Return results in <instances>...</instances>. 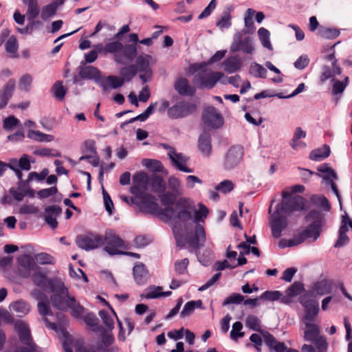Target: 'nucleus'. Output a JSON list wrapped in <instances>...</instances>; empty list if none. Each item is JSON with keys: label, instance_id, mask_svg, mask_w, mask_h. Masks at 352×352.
Instances as JSON below:
<instances>
[{"label": "nucleus", "instance_id": "f257e3e1", "mask_svg": "<svg viewBox=\"0 0 352 352\" xmlns=\"http://www.w3.org/2000/svg\"><path fill=\"white\" fill-rule=\"evenodd\" d=\"M282 197V201L277 204L270 221L272 234L276 239L280 238L283 231L287 228L288 216L294 212L303 210L305 207V199L301 196L292 197L291 192L283 191Z\"/></svg>", "mask_w": 352, "mask_h": 352}, {"label": "nucleus", "instance_id": "f03ea898", "mask_svg": "<svg viewBox=\"0 0 352 352\" xmlns=\"http://www.w3.org/2000/svg\"><path fill=\"white\" fill-rule=\"evenodd\" d=\"M199 210L193 204L189 203L186 198H179L175 203L174 212H170L164 217L166 220H177L175 222L181 225L184 223H192L193 225L200 224V222H204L207 217L209 210L203 204H198Z\"/></svg>", "mask_w": 352, "mask_h": 352}, {"label": "nucleus", "instance_id": "7ed1b4c3", "mask_svg": "<svg viewBox=\"0 0 352 352\" xmlns=\"http://www.w3.org/2000/svg\"><path fill=\"white\" fill-rule=\"evenodd\" d=\"M182 226L183 225L175 222L172 229L177 247L184 249L188 243L190 248L197 250L204 246L206 238L205 229L202 225L186 223L184 228L186 235L184 234Z\"/></svg>", "mask_w": 352, "mask_h": 352}, {"label": "nucleus", "instance_id": "20e7f679", "mask_svg": "<svg viewBox=\"0 0 352 352\" xmlns=\"http://www.w3.org/2000/svg\"><path fill=\"white\" fill-rule=\"evenodd\" d=\"M197 110V104L185 100L175 102L167 111V116L171 120H178L194 114Z\"/></svg>", "mask_w": 352, "mask_h": 352}, {"label": "nucleus", "instance_id": "39448f33", "mask_svg": "<svg viewBox=\"0 0 352 352\" xmlns=\"http://www.w3.org/2000/svg\"><path fill=\"white\" fill-rule=\"evenodd\" d=\"M104 244V250L111 256L121 254L119 248H126L124 241L112 230H106L104 236H102V246Z\"/></svg>", "mask_w": 352, "mask_h": 352}, {"label": "nucleus", "instance_id": "423d86ee", "mask_svg": "<svg viewBox=\"0 0 352 352\" xmlns=\"http://www.w3.org/2000/svg\"><path fill=\"white\" fill-rule=\"evenodd\" d=\"M55 292L50 298L52 306L60 311H67L72 303L70 298L73 297L69 296L68 288L63 283L58 282Z\"/></svg>", "mask_w": 352, "mask_h": 352}, {"label": "nucleus", "instance_id": "0eeeda50", "mask_svg": "<svg viewBox=\"0 0 352 352\" xmlns=\"http://www.w3.org/2000/svg\"><path fill=\"white\" fill-rule=\"evenodd\" d=\"M203 124L210 129H219L224 124V118L220 111L214 106L205 107L202 112Z\"/></svg>", "mask_w": 352, "mask_h": 352}, {"label": "nucleus", "instance_id": "6e6552de", "mask_svg": "<svg viewBox=\"0 0 352 352\" xmlns=\"http://www.w3.org/2000/svg\"><path fill=\"white\" fill-rule=\"evenodd\" d=\"M76 245L85 251H91L102 246V235L87 232L79 234L76 238Z\"/></svg>", "mask_w": 352, "mask_h": 352}, {"label": "nucleus", "instance_id": "1a4fd4ad", "mask_svg": "<svg viewBox=\"0 0 352 352\" xmlns=\"http://www.w3.org/2000/svg\"><path fill=\"white\" fill-rule=\"evenodd\" d=\"M244 149L241 145L231 146L226 153L223 166L226 170L236 168L243 160Z\"/></svg>", "mask_w": 352, "mask_h": 352}, {"label": "nucleus", "instance_id": "9d476101", "mask_svg": "<svg viewBox=\"0 0 352 352\" xmlns=\"http://www.w3.org/2000/svg\"><path fill=\"white\" fill-rule=\"evenodd\" d=\"M78 75L82 79L92 80L99 85L103 91L109 89L108 85L104 82V77L102 76L101 72L94 66L80 67Z\"/></svg>", "mask_w": 352, "mask_h": 352}, {"label": "nucleus", "instance_id": "9b49d317", "mask_svg": "<svg viewBox=\"0 0 352 352\" xmlns=\"http://www.w3.org/2000/svg\"><path fill=\"white\" fill-rule=\"evenodd\" d=\"M135 197L140 199L142 204V206L140 208L142 212L147 214H155L162 219L164 218L163 217V214L161 213V207H160L159 204L157 203L156 199L153 195L145 192Z\"/></svg>", "mask_w": 352, "mask_h": 352}, {"label": "nucleus", "instance_id": "f8f14e48", "mask_svg": "<svg viewBox=\"0 0 352 352\" xmlns=\"http://www.w3.org/2000/svg\"><path fill=\"white\" fill-rule=\"evenodd\" d=\"M307 222L311 221L307 226L310 230L315 232V239L320 236L321 230L325 223V217L323 213L318 210H311L305 217Z\"/></svg>", "mask_w": 352, "mask_h": 352}, {"label": "nucleus", "instance_id": "ddd939ff", "mask_svg": "<svg viewBox=\"0 0 352 352\" xmlns=\"http://www.w3.org/2000/svg\"><path fill=\"white\" fill-rule=\"evenodd\" d=\"M239 50L247 54H252L254 52L253 38L249 36L242 38L239 32L235 34L234 41L230 46V52H236Z\"/></svg>", "mask_w": 352, "mask_h": 352}, {"label": "nucleus", "instance_id": "4468645a", "mask_svg": "<svg viewBox=\"0 0 352 352\" xmlns=\"http://www.w3.org/2000/svg\"><path fill=\"white\" fill-rule=\"evenodd\" d=\"M151 177L144 171L136 172L133 175V185L130 188V192L135 197L145 193L149 185Z\"/></svg>", "mask_w": 352, "mask_h": 352}, {"label": "nucleus", "instance_id": "2eb2a0df", "mask_svg": "<svg viewBox=\"0 0 352 352\" xmlns=\"http://www.w3.org/2000/svg\"><path fill=\"white\" fill-rule=\"evenodd\" d=\"M34 284L41 287L44 291L54 292L56 290V285L58 283L56 280L48 278L47 275L41 272H35L32 276Z\"/></svg>", "mask_w": 352, "mask_h": 352}, {"label": "nucleus", "instance_id": "dca6fc26", "mask_svg": "<svg viewBox=\"0 0 352 352\" xmlns=\"http://www.w3.org/2000/svg\"><path fill=\"white\" fill-rule=\"evenodd\" d=\"M173 87L181 96L193 97L197 92L196 87L194 85H191L188 80L183 76H179L176 78L173 84Z\"/></svg>", "mask_w": 352, "mask_h": 352}, {"label": "nucleus", "instance_id": "f3484780", "mask_svg": "<svg viewBox=\"0 0 352 352\" xmlns=\"http://www.w3.org/2000/svg\"><path fill=\"white\" fill-rule=\"evenodd\" d=\"M158 198L161 202V204L164 206V208H161L162 214H163V217H165L168 212H174L173 205L175 206V203L177 202V198L178 195L171 192L164 190V192L159 194Z\"/></svg>", "mask_w": 352, "mask_h": 352}, {"label": "nucleus", "instance_id": "a211bd4d", "mask_svg": "<svg viewBox=\"0 0 352 352\" xmlns=\"http://www.w3.org/2000/svg\"><path fill=\"white\" fill-rule=\"evenodd\" d=\"M14 328L23 344L30 345L31 344H36L33 340L30 329L27 323L22 320H19L16 322Z\"/></svg>", "mask_w": 352, "mask_h": 352}, {"label": "nucleus", "instance_id": "6ab92c4d", "mask_svg": "<svg viewBox=\"0 0 352 352\" xmlns=\"http://www.w3.org/2000/svg\"><path fill=\"white\" fill-rule=\"evenodd\" d=\"M197 148L205 157H209L212 154V138L209 132L204 131L197 140Z\"/></svg>", "mask_w": 352, "mask_h": 352}, {"label": "nucleus", "instance_id": "aec40b11", "mask_svg": "<svg viewBox=\"0 0 352 352\" xmlns=\"http://www.w3.org/2000/svg\"><path fill=\"white\" fill-rule=\"evenodd\" d=\"M62 208L59 206L52 205L45 208V222L53 230L58 227L56 217L62 214Z\"/></svg>", "mask_w": 352, "mask_h": 352}, {"label": "nucleus", "instance_id": "412c9836", "mask_svg": "<svg viewBox=\"0 0 352 352\" xmlns=\"http://www.w3.org/2000/svg\"><path fill=\"white\" fill-rule=\"evenodd\" d=\"M15 87V80L14 78H10L0 90V110L4 109L7 106L9 100L13 96Z\"/></svg>", "mask_w": 352, "mask_h": 352}, {"label": "nucleus", "instance_id": "4be33fe9", "mask_svg": "<svg viewBox=\"0 0 352 352\" xmlns=\"http://www.w3.org/2000/svg\"><path fill=\"white\" fill-rule=\"evenodd\" d=\"M123 47V44L118 41H114L107 43L104 47L101 45L98 46V51L100 54H112L115 56V60L120 63L121 59H120V50Z\"/></svg>", "mask_w": 352, "mask_h": 352}, {"label": "nucleus", "instance_id": "5701e85b", "mask_svg": "<svg viewBox=\"0 0 352 352\" xmlns=\"http://www.w3.org/2000/svg\"><path fill=\"white\" fill-rule=\"evenodd\" d=\"M223 76L224 74L221 72H213L206 76L200 77L199 79V87L211 89Z\"/></svg>", "mask_w": 352, "mask_h": 352}, {"label": "nucleus", "instance_id": "b1692460", "mask_svg": "<svg viewBox=\"0 0 352 352\" xmlns=\"http://www.w3.org/2000/svg\"><path fill=\"white\" fill-rule=\"evenodd\" d=\"M169 157L173 164V165L179 170L184 173H192L193 169L189 167H187L185 164L189 160V157L184 155L182 153H177L171 155L168 153Z\"/></svg>", "mask_w": 352, "mask_h": 352}, {"label": "nucleus", "instance_id": "393cba45", "mask_svg": "<svg viewBox=\"0 0 352 352\" xmlns=\"http://www.w3.org/2000/svg\"><path fill=\"white\" fill-rule=\"evenodd\" d=\"M133 274L135 283L139 285H143L147 280L148 271L143 263H139L133 267Z\"/></svg>", "mask_w": 352, "mask_h": 352}, {"label": "nucleus", "instance_id": "a878e982", "mask_svg": "<svg viewBox=\"0 0 352 352\" xmlns=\"http://www.w3.org/2000/svg\"><path fill=\"white\" fill-rule=\"evenodd\" d=\"M333 285V280L328 278H324L314 284L313 290L317 295L323 296L331 293Z\"/></svg>", "mask_w": 352, "mask_h": 352}, {"label": "nucleus", "instance_id": "bb28decb", "mask_svg": "<svg viewBox=\"0 0 352 352\" xmlns=\"http://www.w3.org/2000/svg\"><path fill=\"white\" fill-rule=\"evenodd\" d=\"M149 185L153 192L158 195L166 190V184L162 176L153 175L151 177Z\"/></svg>", "mask_w": 352, "mask_h": 352}, {"label": "nucleus", "instance_id": "cd10ccee", "mask_svg": "<svg viewBox=\"0 0 352 352\" xmlns=\"http://www.w3.org/2000/svg\"><path fill=\"white\" fill-rule=\"evenodd\" d=\"M18 262L20 266L23 267L26 272L23 274V276L28 277L30 274V271L34 269H38L36 265L34 258L29 254H23L18 258Z\"/></svg>", "mask_w": 352, "mask_h": 352}, {"label": "nucleus", "instance_id": "c85d7f7f", "mask_svg": "<svg viewBox=\"0 0 352 352\" xmlns=\"http://www.w3.org/2000/svg\"><path fill=\"white\" fill-rule=\"evenodd\" d=\"M34 292L37 294L38 299L45 300L38 302L37 307L39 314L43 316H52L53 312L50 307L45 294L39 290H35Z\"/></svg>", "mask_w": 352, "mask_h": 352}, {"label": "nucleus", "instance_id": "c756f323", "mask_svg": "<svg viewBox=\"0 0 352 352\" xmlns=\"http://www.w3.org/2000/svg\"><path fill=\"white\" fill-rule=\"evenodd\" d=\"M138 54V47L135 46V44H125L123 45L122 49L120 50V59H121V63L122 62V58H124L129 62H132L137 57Z\"/></svg>", "mask_w": 352, "mask_h": 352}, {"label": "nucleus", "instance_id": "7c9ffc66", "mask_svg": "<svg viewBox=\"0 0 352 352\" xmlns=\"http://www.w3.org/2000/svg\"><path fill=\"white\" fill-rule=\"evenodd\" d=\"M223 64L225 71L228 74H233L241 67V60L236 56L227 58Z\"/></svg>", "mask_w": 352, "mask_h": 352}, {"label": "nucleus", "instance_id": "2f4dec72", "mask_svg": "<svg viewBox=\"0 0 352 352\" xmlns=\"http://www.w3.org/2000/svg\"><path fill=\"white\" fill-rule=\"evenodd\" d=\"M311 237L314 238V241L316 240L315 239V232L307 227L305 230H302L299 233L294 234V237L291 239V243H292L294 246H297L302 243L306 239Z\"/></svg>", "mask_w": 352, "mask_h": 352}, {"label": "nucleus", "instance_id": "473e14b6", "mask_svg": "<svg viewBox=\"0 0 352 352\" xmlns=\"http://www.w3.org/2000/svg\"><path fill=\"white\" fill-rule=\"evenodd\" d=\"M27 137L38 142H50L54 140V138L52 135L33 129L28 130Z\"/></svg>", "mask_w": 352, "mask_h": 352}, {"label": "nucleus", "instance_id": "72a5a7b5", "mask_svg": "<svg viewBox=\"0 0 352 352\" xmlns=\"http://www.w3.org/2000/svg\"><path fill=\"white\" fill-rule=\"evenodd\" d=\"M331 150L329 146L324 144L322 148L314 149L311 151L309 154V158L314 161H321L330 155Z\"/></svg>", "mask_w": 352, "mask_h": 352}, {"label": "nucleus", "instance_id": "f704fd0d", "mask_svg": "<svg viewBox=\"0 0 352 352\" xmlns=\"http://www.w3.org/2000/svg\"><path fill=\"white\" fill-rule=\"evenodd\" d=\"M340 34V30L335 28L320 26L318 30V35L320 37L329 40L336 38Z\"/></svg>", "mask_w": 352, "mask_h": 352}, {"label": "nucleus", "instance_id": "c9c22d12", "mask_svg": "<svg viewBox=\"0 0 352 352\" xmlns=\"http://www.w3.org/2000/svg\"><path fill=\"white\" fill-rule=\"evenodd\" d=\"M202 301L201 300H190L187 302L182 310L180 313V318H184L186 316H190L192 314L195 309L197 308H202Z\"/></svg>", "mask_w": 352, "mask_h": 352}, {"label": "nucleus", "instance_id": "e433bc0d", "mask_svg": "<svg viewBox=\"0 0 352 352\" xmlns=\"http://www.w3.org/2000/svg\"><path fill=\"white\" fill-rule=\"evenodd\" d=\"M255 11L252 8H248L244 17L245 29L243 30L244 34H252L255 31V26L253 21V16Z\"/></svg>", "mask_w": 352, "mask_h": 352}, {"label": "nucleus", "instance_id": "4c0bfd02", "mask_svg": "<svg viewBox=\"0 0 352 352\" xmlns=\"http://www.w3.org/2000/svg\"><path fill=\"white\" fill-rule=\"evenodd\" d=\"M120 78L124 80V82H130L138 74V68L135 65H129L122 67L120 69Z\"/></svg>", "mask_w": 352, "mask_h": 352}, {"label": "nucleus", "instance_id": "58836bf2", "mask_svg": "<svg viewBox=\"0 0 352 352\" xmlns=\"http://www.w3.org/2000/svg\"><path fill=\"white\" fill-rule=\"evenodd\" d=\"M306 327L308 328L305 331L304 338L307 341H314L318 338L319 334L318 327L313 323L305 322Z\"/></svg>", "mask_w": 352, "mask_h": 352}, {"label": "nucleus", "instance_id": "ea45409f", "mask_svg": "<svg viewBox=\"0 0 352 352\" xmlns=\"http://www.w3.org/2000/svg\"><path fill=\"white\" fill-rule=\"evenodd\" d=\"M258 36L262 45L270 50H272L273 48L270 42V31L265 28H260L258 30Z\"/></svg>", "mask_w": 352, "mask_h": 352}, {"label": "nucleus", "instance_id": "a19ab883", "mask_svg": "<svg viewBox=\"0 0 352 352\" xmlns=\"http://www.w3.org/2000/svg\"><path fill=\"white\" fill-rule=\"evenodd\" d=\"M98 314L103 324L105 325L107 330L111 332L114 329V320L113 317L105 309L100 310Z\"/></svg>", "mask_w": 352, "mask_h": 352}, {"label": "nucleus", "instance_id": "79ce46f5", "mask_svg": "<svg viewBox=\"0 0 352 352\" xmlns=\"http://www.w3.org/2000/svg\"><path fill=\"white\" fill-rule=\"evenodd\" d=\"M266 69L261 65L254 62L250 64V74L256 78H265L267 76Z\"/></svg>", "mask_w": 352, "mask_h": 352}, {"label": "nucleus", "instance_id": "37998d69", "mask_svg": "<svg viewBox=\"0 0 352 352\" xmlns=\"http://www.w3.org/2000/svg\"><path fill=\"white\" fill-rule=\"evenodd\" d=\"M142 165L155 173L162 172L164 168L162 163L160 160L153 159H144Z\"/></svg>", "mask_w": 352, "mask_h": 352}, {"label": "nucleus", "instance_id": "c03bdc74", "mask_svg": "<svg viewBox=\"0 0 352 352\" xmlns=\"http://www.w3.org/2000/svg\"><path fill=\"white\" fill-rule=\"evenodd\" d=\"M246 326L254 331L263 332L261 328V320L255 315H248L245 320Z\"/></svg>", "mask_w": 352, "mask_h": 352}, {"label": "nucleus", "instance_id": "a18cd8bd", "mask_svg": "<svg viewBox=\"0 0 352 352\" xmlns=\"http://www.w3.org/2000/svg\"><path fill=\"white\" fill-rule=\"evenodd\" d=\"M72 303H70V314L71 316L75 318H80L84 312V307L77 302L75 297L70 298Z\"/></svg>", "mask_w": 352, "mask_h": 352}, {"label": "nucleus", "instance_id": "49530a36", "mask_svg": "<svg viewBox=\"0 0 352 352\" xmlns=\"http://www.w3.org/2000/svg\"><path fill=\"white\" fill-rule=\"evenodd\" d=\"M349 78L348 76H346L342 81H340L338 80H336L334 78L332 79L333 88L332 92L334 95H338L342 94L347 85L349 84Z\"/></svg>", "mask_w": 352, "mask_h": 352}, {"label": "nucleus", "instance_id": "de8ad7c7", "mask_svg": "<svg viewBox=\"0 0 352 352\" xmlns=\"http://www.w3.org/2000/svg\"><path fill=\"white\" fill-rule=\"evenodd\" d=\"M52 90L54 91V96L59 100H64L67 94V90L63 85V82L58 80L54 82L52 87Z\"/></svg>", "mask_w": 352, "mask_h": 352}, {"label": "nucleus", "instance_id": "09e8293b", "mask_svg": "<svg viewBox=\"0 0 352 352\" xmlns=\"http://www.w3.org/2000/svg\"><path fill=\"white\" fill-rule=\"evenodd\" d=\"M151 56L147 54H144V56H139L136 59V64H134L137 66L138 72L142 71H147L152 70L149 67V58Z\"/></svg>", "mask_w": 352, "mask_h": 352}, {"label": "nucleus", "instance_id": "8fccbe9b", "mask_svg": "<svg viewBox=\"0 0 352 352\" xmlns=\"http://www.w3.org/2000/svg\"><path fill=\"white\" fill-rule=\"evenodd\" d=\"M104 82L108 85L109 89H118L124 85V80L117 76L110 75L104 78Z\"/></svg>", "mask_w": 352, "mask_h": 352}, {"label": "nucleus", "instance_id": "3c124183", "mask_svg": "<svg viewBox=\"0 0 352 352\" xmlns=\"http://www.w3.org/2000/svg\"><path fill=\"white\" fill-rule=\"evenodd\" d=\"M12 309L14 311L26 315L30 312V306L28 302L25 300H17L12 305Z\"/></svg>", "mask_w": 352, "mask_h": 352}, {"label": "nucleus", "instance_id": "603ef678", "mask_svg": "<svg viewBox=\"0 0 352 352\" xmlns=\"http://www.w3.org/2000/svg\"><path fill=\"white\" fill-rule=\"evenodd\" d=\"M221 18L217 21L216 25L220 29H228L232 25L230 11H224Z\"/></svg>", "mask_w": 352, "mask_h": 352}, {"label": "nucleus", "instance_id": "864d4df0", "mask_svg": "<svg viewBox=\"0 0 352 352\" xmlns=\"http://www.w3.org/2000/svg\"><path fill=\"white\" fill-rule=\"evenodd\" d=\"M148 292L146 294H141L142 298L146 299H156L161 298L160 291L162 288L160 286L151 285L148 287Z\"/></svg>", "mask_w": 352, "mask_h": 352}, {"label": "nucleus", "instance_id": "5fc2aeb1", "mask_svg": "<svg viewBox=\"0 0 352 352\" xmlns=\"http://www.w3.org/2000/svg\"><path fill=\"white\" fill-rule=\"evenodd\" d=\"M84 321L85 324L89 327H91L94 329H97V330L99 331L103 329L101 326H98V318L93 312L87 313L84 317Z\"/></svg>", "mask_w": 352, "mask_h": 352}, {"label": "nucleus", "instance_id": "6e6d98bb", "mask_svg": "<svg viewBox=\"0 0 352 352\" xmlns=\"http://www.w3.org/2000/svg\"><path fill=\"white\" fill-rule=\"evenodd\" d=\"M305 315L304 316V320H307L309 322H311L314 320L315 317L319 312V305L318 303H316L311 306H309L305 308Z\"/></svg>", "mask_w": 352, "mask_h": 352}, {"label": "nucleus", "instance_id": "4d7b16f0", "mask_svg": "<svg viewBox=\"0 0 352 352\" xmlns=\"http://www.w3.org/2000/svg\"><path fill=\"white\" fill-rule=\"evenodd\" d=\"M244 300V296L238 293H232L226 298L222 302L223 306H227L230 304L239 305Z\"/></svg>", "mask_w": 352, "mask_h": 352}, {"label": "nucleus", "instance_id": "13d9d810", "mask_svg": "<svg viewBox=\"0 0 352 352\" xmlns=\"http://www.w3.org/2000/svg\"><path fill=\"white\" fill-rule=\"evenodd\" d=\"M20 120L14 116L6 118L3 122V127L6 131H10L19 126Z\"/></svg>", "mask_w": 352, "mask_h": 352}, {"label": "nucleus", "instance_id": "bf43d9fd", "mask_svg": "<svg viewBox=\"0 0 352 352\" xmlns=\"http://www.w3.org/2000/svg\"><path fill=\"white\" fill-rule=\"evenodd\" d=\"M189 265V260L187 258L177 260L175 262V270L180 275L186 274L188 272L187 267Z\"/></svg>", "mask_w": 352, "mask_h": 352}, {"label": "nucleus", "instance_id": "052dcab7", "mask_svg": "<svg viewBox=\"0 0 352 352\" xmlns=\"http://www.w3.org/2000/svg\"><path fill=\"white\" fill-rule=\"evenodd\" d=\"M37 262L41 265L54 264V258L48 253L41 252L36 255Z\"/></svg>", "mask_w": 352, "mask_h": 352}, {"label": "nucleus", "instance_id": "680f3d73", "mask_svg": "<svg viewBox=\"0 0 352 352\" xmlns=\"http://www.w3.org/2000/svg\"><path fill=\"white\" fill-rule=\"evenodd\" d=\"M243 324L241 322H235L232 324V329L230 331V338L234 340H237L239 338L244 336V333L241 332Z\"/></svg>", "mask_w": 352, "mask_h": 352}, {"label": "nucleus", "instance_id": "e2e57ef3", "mask_svg": "<svg viewBox=\"0 0 352 352\" xmlns=\"http://www.w3.org/2000/svg\"><path fill=\"white\" fill-rule=\"evenodd\" d=\"M234 184L231 180L225 179L221 182L217 186L216 190L224 194L231 192L234 189Z\"/></svg>", "mask_w": 352, "mask_h": 352}, {"label": "nucleus", "instance_id": "0e129e2a", "mask_svg": "<svg viewBox=\"0 0 352 352\" xmlns=\"http://www.w3.org/2000/svg\"><path fill=\"white\" fill-rule=\"evenodd\" d=\"M303 286L300 283L294 282L287 289L285 293L289 297H295L301 292Z\"/></svg>", "mask_w": 352, "mask_h": 352}, {"label": "nucleus", "instance_id": "69168bd1", "mask_svg": "<svg viewBox=\"0 0 352 352\" xmlns=\"http://www.w3.org/2000/svg\"><path fill=\"white\" fill-rule=\"evenodd\" d=\"M102 195L104 199V205L106 211L109 214H112L114 210V206L113 201L109 194L102 187Z\"/></svg>", "mask_w": 352, "mask_h": 352}, {"label": "nucleus", "instance_id": "338daca9", "mask_svg": "<svg viewBox=\"0 0 352 352\" xmlns=\"http://www.w3.org/2000/svg\"><path fill=\"white\" fill-rule=\"evenodd\" d=\"M56 10L57 9L55 8V6L50 3L43 7L41 16L42 19L46 20L48 18L54 16Z\"/></svg>", "mask_w": 352, "mask_h": 352}, {"label": "nucleus", "instance_id": "774afa93", "mask_svg": "<svg viewBox=\"0 0 352 352\" xmlns=\"http://www.w3.org/2000/svg\"><path fill=\"white\" fill-rule=\"evenodd\" d=\"M282 294L280 291H265L260 296L261 299L270 301L278 300L280 298Z\"/></svg>", "mask_w": 352, "mask_h": 352}]
</instances>
